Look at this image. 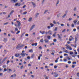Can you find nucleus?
Instances as JSON below:
<instances>
[{"label":"nucleus","mask_w":79,"mask_h":79,"mask_svg":"<svg viewBox=\"0 0 79 79\" xmlns=\"http://www.w3.org/2000/svg\"><path fill=\"white\" fill-rule=\"evenodd\" d=\"M72 27H74V23H72V25H71Z\"/></svg>","instance_id":"30"},{"label":"nucleus","mask_w":79,"mask_h":79,"mask_svg":"<svg viewBox=\"0 0 79 79\" xmlns=\"http://www.w3.org/2000/svg\"><path fill=\"white\" fill-rule=\"evenodd\" d=\"M77 51H78V53H79V48H78V49H77Z\"/></svg>","instance_id":"64"},{"label":"nucleus","mask_w":79,"mask_h":79,"mask_svg":"<svg viewBox=\"0 0 79 79\" xmlns=\"http://www.w3.org/2000/svg\"><path fill=\"white\" fill-rule=\"evenodd\" d=\"M72 64H76V61H74V62H73L72 63Z\"/></svg>","instance_id":"33"},{"label":"nucleus","mask_w":79,"mask_h":79,"mask_svg":"<svg viewBox=\"0 0 79 79\" xmlns=\"http://www.w3.org/2000/svg\"><path fill=\"white\" fill-rule=\"evenodd\" d=\"M53 23L54 24H56V22L55 21H53Z\"/></svg>","instance_id":"39"},{"label":"nucleus","mask_w":79,"mask_h":79,"mask_svg":"<svg viewBox=\"0 0 79 79\" xmlns=\"http://www.w3.org/2000/svg\"><path fill=\"white\" fill-rule=\"evenodd\" d=\"M72 57H75V56H77V55H72Z\"/></svg>","instance_id":"59"},{"label":"nucleus","mask_w":79,"mask_h":79,"mask_svg":"<svg viewBox=\"0 0 79 79\" xmlns=\"http://www.w3.org/2000/svg\"><path fill=\"white\" fill-rule=\"evenodd\" d=\"M50 25L51 26V27H53L54 26V24L52 23H50Z\"/></svg>","instance_id":"26"},{"label":"nucleus","mask_w":79,"mask_h":79,"mask_svg":"<svg viewBox=\"0 0 79 79\" xmlns=\"http://www.w3.org/2000/svg\"><path fill=\"white\" fill-rule=\"evenodd\" d=\"M32 19V18L31 17L29 18L28 20L29 22H31Z\"/></svg>","instance_id":"20"},{"label":"nucleus","mask_w":79,"mask_h":79,"mask_svg":"<svg viewBox=\"0 0 79 79\" xmlns=\"http://www.w3.org/2000/svg\"><path fill=\"white\" fill-rule=\"evenodd\" d=\"M64 56H68L67 54H64Z\"/></svg>","instance_id":"58"},{"label":"nucleus","mask_w":79,"mask_h":79,"mask_svg":"<svg viewBox=\"0 0 79 79\" xmlns=\"http://www.w3.org/2000/svg\"><path fill=\"white\" fill-rule=\"evenodd\" d=\"M73 39V38L72 36H70V38L69 39V41H71Z\"/></svg>","instance_id":"8"},{"label":"nucleus","mask_w":79,"mask_h":79,"mask_svg":"<svg viewBox=\"0 0 79 79\" xmlns=\"http://www.w3.org/2000/svg\"><path fill=\"white\" fill-rule=\"evenodd\" d=\"M20 55V54H16L15 55V56H16V57H19V56Z\"/></svg>","instance_id":"12"},{"label":"nucleus","mask_w":79,"mask_h":79,"mask_svg":"<svg viewBox=\"0 0 79 79\" xmlns=\"http://www.w3.org/2000/svg\"><path fill=\"white\" fill-rule=\"evenodd\" d=\"M62 53H63V52H62V51H60V52H59V54H61Z\"/></svg>","instance_id":"54"},{"label":"nucleus","mask_w":79,"mask_h":79,"mask_svg":"<svg viewBox=\"0 0 79 79\" xmlns=\"http://www.w3.org/2000/svg\"><path fill=\"white\" fill-rule=\"evenodd\" d=\"M21 55L22 57H24L25 56H26V53H21Z\"/></svg>","instance_id":"9"},{"label":"nucleus","mask_w":79,"mask_h":79,"mask_svg":"<svg viewBox=\"0 0 79 79\" xmlns=\"http://www.w3.org/2000/svg\"><path fill=\"white\" fill-rule=\"evenodd\" d=\"M40 42L41 43H43L44 42V40L43 39H41L40 40Z\"/></svg>","instance_id":"22"},{"label":"nucleus","mask_w":79,"mask_h":79,"mask_svg":"<svg viewBox=\"0 0 79 79\" xmlns=\"http://www.w3.org/2000/svg\"><path fill=\"white\" fill-rule=\"evenodd\" d=\"M27 14V11H25L23 13V15H26Z\"/></svg>","instance_id":"40"},{"label":"nucleus","mask_w":79,"mask_h":79,"mask_svg":"<svg viewBox=\"0 0 79 79\" xmlns=\"http://www.w3.org/2000/svg\"><path fill=\"white\" fill-rule=\"evenodd\" d=\"M66 31V29H64L62 31V32H64Z\"/></svg>","instance_id":"45"},{"label":"nucleus","mask_w":79,"mask_h":79,"mask_svg":"<svg viewBox=\"0 0 79 79\" xmlns=\"http://www.w3.org/2000/svg\"><path fill=\"white\" fill-rule=\"evenodd\" d=\"M27 59H30V57L28 56V57H27Z\"/></svg>","instance_id":"60"},{"label":"nucleus","mask_w":79,"mask_h":79,"mask_svg":"<svg viewBox=\"0 0 79 79\" xmlns=\"http://www.w3.org/2000/svg\"><path fill=\"white\" fill-rule=\"evenodd\" d=\"M37 43H35V44L33 43L31 44L32 46H34L35 45V46H37Z\"/></svg>","instance_id":"10"},{"label":"nucleus","mask_w":79,"mask_h":79,"mask_svg":"<svg viewBox=\"0 0 79 79\" xmlns=\"http://www.w3.org/2000/svg\"><path fill=\"white\" fill-rule=\"evenodd\" d=\"M24 46V45L23 44L21 45V44H18V46H16V49H21L23 48Z\"/></svg>","instance_id":"1"},{"label":"nucleus","mask_w":79,"mask_h":79,"mask_svg":"<svg viewBox=\"0 0 79 79\" xmlns=\"http://www.w3.org/2000/svg\"><path fill=\"white\" fill-rule=\"evenodd\" d=\"M20 31H18L16 33V34H19L20 33Z\"/></svg>","instance_id":"34"},{"label":"nucleus","mask_w":79,"mask_h":79,"mask_svg":"<svg viewBox=\"0 0 79 79\" xmlns=\"http://www.w3.org/2000/svg\"><path fill=\"white\" fill-rule=\"evenodd\" d=\"M4 71L6 72V71H7V70L5 68V69H4Z\"/></svg>","instance_id":"51"},{"label":"nucleus","mask_w":79,"mask_h":79,"mask_svg":"<svg viewBox=\"0 0 79 79\" xmlns=\"http://www.w3.org/2000/svg\"><path fill=\"white\" fill-rule=\"evenodd\" d=\"M26 5H24L23 6V8H25L26 7Z\"/></svg>","instance_id":"52"},{"label":"nucleus","mask_w":79,"mask_h":79,"mask_svg":"<svg viewBox=\"0 0 79 79\" xmlns=\"http://www.w3.org/2000/svg\"><path fill=\"white\" fill-rule=\"evenodd\" d=\"M63 52H64L65 53H68L67 50H65V51H63Z\"/></svg>","instance_id":"27"},{"label":"nucleus","mask_w":79,"mask_h":79,"mask_svg":"<svg viewBox=\"0 0 79 79\" xmlns=\"http://www.w3.org/2000/svg\"><path fill=\"white\" fill-rule=\"evenodd\" d=\"M63 60L64 62H66L67 61V60L66 59H64Z\"/></svg>","instance_id":"48"},{"label":"nucleus","mask_w":79,"mask_h":79,"mask_svg":"<svg viewBox=\"0 0 79 79\" xmlns=\"http://www.w3.org/2000/svg\"><path fill=\"white\" fill-rule=\"evenodd\" d=\"M14 2V3H16V2H17L18 1L17 0H11V2Z\"/></svg>","instance_id":"14"},{"label":"nucleus","mask_w":79,"mask_h":79,"mask_svg":"<svg viewBox=\"0 0 79 79\" xmlns=\"http://www.w3.org/2000/svg\"><path fill=\"white\" fill-rule=\"evenodd\" d=\"M76 66V65H72V68H74Z\"/></svg>","instance_id":"23"},{"label":"nucleus","mask_w":79,"mask_h":79,"mask_svg":"<svg viewBox=\"0 0 79 79\" xmlns=\"http://www.w3.org/2000/svg\"><path fill=\"white\" fill-rule=\"evenodd\" d=\"M35 25H32V27H31V28L30 29V31H31V30H32L34 28V27H35Z\"/></svg>","instance_id":"6"},{"label":"nucleus","mask_w":79,"mask_h":79,"mask_svg":"<svg viewBox=\"0 0 79 79\" xmlns=\"http://www.w3.org/2000/svg\"><path fill=\"white\" fill-rule=\"evenodd\" d=\"M72 18H70L69 19V20L70 21L71 20H72Z\"/></svg>","instance_id":"57"},{"label":"nucleus","mask_w":79,"mask_h":79,"mask_svg":"<svg viewBox=\"0 0 79 79\" xmlns=\"http://www.w3.org/2000/svg\"><path fill=\"white\" fill-rule=\"evenodd\" d=\"M48 10H45L44 12V14H45L47 12H48Z\"/></svg>","instance_id":"42"},{"label":"nucleus","mask_w":79,"mask_h":79,"mask_svg":"<svg viewBox=\"0 0 79 79\" xmlns=\"http://www.w3.org/2000/svg\"><path fill=\"white\" fill-rule=\"evenodd\" d=\"M29 52H33V51L32 49H31L30 50H29Z\"/></svg>","instance_id":"24"},{"label":"nucleus","mask_w":79,"mask_h":79,"mask_svg":"<svg viewBox=\"0 0 79 79\" xmlns=\"http://www.w3.org/2000/svg\"><path fill=\"white\" fill-rule=\"evenodd\" d=\"M16 22L17 23L18 25H17V24L15 23V26H16V27L18 26V27L19 29V30H20L21 27H20L21 26V23L19 21H18L17 20L16 21Z\"/></svg>","instance_id":"2"},{"label":"nucleus","mask_w":79,"mask_h":79,"mask_svg":"<svg viewBox=\"0 0 79 79\" xmlns=\"http://www.w3.org/2000/svg\"><path fill=\"white\" fill-rule=\"evenodd\" d=\"M57 27H55V29L54 30L55 31H57Z\"/></svg>","instance_id":"28"},{"label":"nucleus","mask_w":79,"mask_h":79,"mask_svg":"<svg viewBox=\"0 0 79 79\" xmlns=\"http://www.w3.org/2000/svg\"><path fill=\"white\" fill-rule=\"evenodd\" d=\"M54 68H55V69H56L57 68V66L56 65H55V66H54Z\"/></svg>","instance_id":"56"},{"label":"nucleus","mask_w":79,"mask_h":79,"mask_svg":"<svg viewBox=\"0 0 79 79\" xmlns=\"http://www.w3.org/2000/svg\"><path fill=\"white\" fill-rule=\"evenodd\" d=\"M77 76L78 77H79V73H77Z\"/></svg>","instance_id":"44"},{"label":"nucleus","mask_w":79,"mask_h":79,"mask_svg":"<svg viewBox=\"0 0 79 79\" xmlns=\"http://www.w3.org/2000/svg\"><path fill=\"white\" fill-rule=\"evenodd\" d=\"M44 41L45 43H48V40L47 39H45Z\"/></svg>","instance_id":"15"},{"label":"nucleus","mask_w":79,"mask_h":79,"mask_svg":"<svg viewBox=\"0 0 79 79\" xmlns=\"http://www.w3.org/2000/svg\"><path fill=\"white\" fill-rule=\"evenodd\" d=\"M67 26L68 27H69V26H70L69 25V23H67Z\"/></svg>","instance_id":"55"},{"label":"nucleus","mask_w":79,"mask_h":79,"mask_svg":"<svg viewBox=\"0 0 79 79\" xmlns=\"http://www.w3.org/2000/svg\"><path fill=\"white\" fill-rule=\"evenodd\" d=\"M57 35H58V38L59 39H60V41H61L62 40V39H61L62 38V37L61 36H60V35L59 34H57Z\"/></svg>","instance_id":"5"},{"label":"nucleus","mask_w":79,"mask_h":79,"mask_svg":"<svg viewBox=\"0 0 79 79\" xmlns=\"http://www.w3.org/2000/svg\"><path fill=\"white\" fill-rule=\"evenodd\" d=\"M67 15L66 14H64V15L62 16V18H64L65 16H66Z\"/></svg>","instance_id":"46"},{"label":"nucleus","mask_w":79,"mask_h":79,"mask_svg":"<svg viewBox=\"0 0 79 79\" xmlns=\"http://www.w3.org/2000/svg\"><path fill=\"white\" fill-rule=\"evenodd\" d=\"M48 34H50V35L52 34V31L51 30H49L48 31Z\"/></svg>","instance_id":"11"},{"label":"nucleus","mask_w":79,"mask_h":79,"mask_svg":"<svg viewBox=\"0 0 79 79\" xmlns=\"http://www.w3.org/2000/svg\"><path fill=\"white\" fill-rule=\"evenodd\" d=\"M51 37L50 36V35H48V40H50V39H51Z\"/></svg>","instance_id":"25"},{"label":"nucleus","mask_w":79,"mask_h":79,"mask_svg":"<svg viewBox=\"0 0 79 79\" xmlns=\"http://www.w3.org/2000/svg\"><path fill=\"white\" fill-rule=\"evenodd\" d=\"M68 63L69 64H70L71 63V61H69L68 62Z\"/></svg>","instance_id":"63"},{"label":"nucleus","mask_w":79,"mask_h":79,"mask_svg":"<svg viewBox=\"0 0 79 79\" xmlns=\"http://www.w3.org/2000/svg\"><path fill=\"white\" fill-rule=\"evenodd\" d=\"M56 34V32H55L53 34V37H55Z\"/></svg>","instance_id":"21"},{"label":"nucleus","mask_w":79,"mask_h":79,"mask_svg":"<svg viewBox=\"0 0 79 79\" xmlns=\"http://www.w3.org/2000/svg\"><path fill=\"white\" fill-rule=\"evenodd\" d=\"M25 34V33H23L21 35V37H23L24 35V34Z\"/></svg>","instance_id":"36"},{"label":"nucleus","mask_w":79,"mask_h":79,"mask_svg":"<svg viewBox=\"0 0 79 79\" xmlns=\"http://www.w3.org/2000/svg\"><path fill=\"white\" fill-rule=\"evenodd\" d=\"M31 66V64H28V66Z\"/></svg>","instance_id":"62"},{"label":"nucleus","mask_w":79,"mask_h":79,"mask_svg":"<svg viewBox=\"0 0 79 79\" xmlns=\"http://www.w3.org/2000/svg\"><path fill=\"white\" fill-rule=\"evenodd\" d=\"M40 33H41L42 34L44 35V34H45V31H43L42 32L41 31H40Z\"/></svg>","instance_id":"13"},{"label":"nucleus","mask_w":79,"mask_h":79,"mask_svg":"<svg viewBox=\"0 0 79 79\" xmlns=\"http://www.w3.org/2000/svg\"><path fill=\"white\" fill-rule=\"evenodd\" d=\"M70 55H72L73 54V52H70Z\"/></svg>","instance_id":"41"},{"label":"nucleus","mask_w":79,"mask_h":79,"mask_svg":"<svg viewBox=\"0 0 79 79\" xmlns=\"http://www.w3.org/2000/svg\"><path fill=\"white\" fill-rule=\"evenodd\" d=\"M34 56H35V54H33L31 56V59L33 58Z\"/></svg>","instance_id":"17"},{"label":"nucleus","mask_w":79,"mask_h":79,"mask_svg":"<svg viewBox=\"0 0 79 79\" xmlns=\"http://www.w3.org/2000/svg\"><path fill=\"white\" fill-rule=\"evenodd\" d=\"M58 77V74H56V75H55L54 77Z\"/></svg>","instance_id":"37"},{"label":"nucleus","mask_w":79,"mask_h":79,"mask_svg":"<svg viewBox=\"0 0 79 79\" xmlns=\"http://www.w3.org/2000/svg\"><path fill=\"white\" fill-rule=\"evenodd\" d=\"M77 20H75L73 21V23L76 24L77 23Z\"/></svg>","instance_id":"16"},{"label":"nucleus","mask_w":79,"mask_h":79,"mask_svg":"<svg viewBox=\"0 0 79 79\" xmlns=\"http://www.w3.org/2000/svg\"><path fill=\"white\" fill-rule=\"evenodd\" d=\"M73 47H74L75 48H76V47L77 46V44H74L73 45Z\"/></svg>","instance_id":"38"},{"label":"nucleus","mask_w":79,"mask_h":79,"mask_svg":"<svg viewBox=\"0 0 79 79\" xmlns=\"http://www.w3.org/2000/svg\"><path fill=\"white\" fill-rule=\"evenodd\" d=\"M24 67V66L23 65H22V66L21 67H20V69H23V68Z\"/></svg>","instance_id":"50"},{"label":"nucleus","mask_w":79,"mask_h":79,"mask_svg":"<svg viewBox=\"0 0 79 79\" xmlns=\"http://www.w3.org/2000/svg\"><path fill=\"white\" fill-rule=\"evenodd\" d=\"M21 5V3H17L15 4V5L16 6H20Z\"/></svg>","instance_id":"4"},{"label":"nucleus","mask_w":79,"mask_h":79,"mask_svg":"<svg viewBox=\"0 0 79 79\" xmlns=\"http://www.w3.org/2000/svg\"><path fill=\"white\" fill-rule=\"evenodd\" d=\"M14 10H12V11L10 12V15H11L14 12Z\"/></svg>","instance_id":"19"},{"label":"nucleus","mask_w":79,"mask_h":79,"mask_svg":"<svg viewBox=\"0 0 79 79\" xmlns=\"http://www.w3.org/2000/svg\"><path fill=\"white\" fill-rule=\"evenodd\" d=\"M9 23H8V22L5 23H4V25H7V24H8Z\"/></svg>","instance_id":"35"},{"label":"nucleus","mask_w":79,"mask_h":79,"mask_svg":"<svg viewBox=\"0 0 79 79\" xmlns=\"http://www.w3.org/2000/svg\"><path fill=\"white\" fill-rule=\"evenodd\" d=\"M75 44H77V41L78 40L77 38V36L76 35L75 36Z\"/></svg>","instance_id":"7"},{"label":"nucleus","mask_w":79,"mask_h":79,"mask_svg":"<svg viewBox=\"0 0 79 79\" xmlns=\"http://www.w3.org/2000/svg\"><path fill=\"white\" fill-rule=\"evenodd\" d=\"M59 2H60V1H59V0H58L57 1V3L56 4V6H57V4H58L59 3Z\"/></svg>","instance_id":"43"},{"label":"nucleus","mask_w":79,"mask_h":79,"mask_svg":"<svg viewBox=\"0 0 79 79\" xmlns=\"http://www.w3.org/2000/svg\"><path fill=\"white\" fill-rule=\"evenodd\" d=\"M3 68H6V65H4L2 66Z\"/></svg>","instance_id":"32"},{"label":"nucleus","mask_w":79,"mask_h":79,"mask_svg":"<svg viewBox=\"0 0 79 79\" xmlns=\"http://www.w3.org/2000/svg\"><path fill=\"white\" fill-rule=\"evenodd\" d=\"M31 3L32 4V5L33 6H34V7H35V4L34 2H31Z\"/></svg>","instance_id":"18"},{"label":"nucleus","mask_w":79,"mask_h":79,"mask_svg":"<svg viewBox=\"0 0 79 79\" xmlns=\"http://www.w3.org/2000/svg\"><path fill=\"white\" fill-rule=\"evenodd\" d=\"M51 26H48V29H50V28H51Z\"/></svg>","instance_id":"47"},{"label":"nucleus","mask_w":79,"mask_h":79,"mask_svg":"<svg viewBox=\"0 0 79 79\" xmlns=\"http://www.w3.org/2000/svg\"><path fill=\"white\" fill-rule=\"evenodd\" d=\"M15 31H18V29L17 28H15Z\"/></svg>","instance_id":"61"},{"label":"nucleus","mask_w":79,"mask_h":79,"mask_svg":"<svg viewBox=\"0 0 79 79\" xmlns=\"http://www.w3.org/2000/svg\"><path fill=\"white\" fill-rule=\"evenodd\" d=\"M7 59V57H6L4 59V60H2V62H0V64H2L3 62H4Z\"/></svg>","instance_id":"3"},{"label":"nucleus","mask_w":79,"mask_h":79,"mask_svg":"<svg viewBox=\"0 0 79 79\" xmlns=\"http://www.w3.org/2000/svg\"><path fill=\"white\" fill-rule=\"evenodd\" d=\"M10 62V61L9 60H8L7 61V63H6L7 64H8V63Z\"/></svg>","instance_id":"53"},{"label":"nucleus","mask_w":79,"mask_h":79,"mask_svg":"<svg viewBox=\"0 0 79 79\" xmlns=\"http://www.w3.org/2000/svg\"><path fill=\"white\" fill-rule=\"evenodd\" d=\"M49 79V77L48 76H46L45 77V79Z\"/></svg>","instance_id":"49"},{"label":"nucleus","mask_w":79,"mask_h":79,"mask_svg":"<svg viewBox=\"0 0 79 79\" xmlns=\"http://www.w3.org/2000/svg\"><path fill=\"white\" fill-rule=\"evenodd\" d=\"M57 41V40L56 39H53V42H56Z\"/></svg>","instance_id":"31"},{"label":"nucleus","mask_w":79,"mask_h":79,"mask_svg":"<svg viewBox=\"0 0 79 79\" xmlns=\"http://www.w3.org/2000/svg\"><path fill=\"white\" fill-rule=\"evenodd\" d=\"M70 48V46L69 45H68L66 47V49H68L69 48Z\"/></svg>","instance_id":"29"}]
</instances>
